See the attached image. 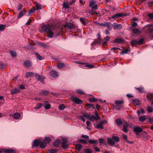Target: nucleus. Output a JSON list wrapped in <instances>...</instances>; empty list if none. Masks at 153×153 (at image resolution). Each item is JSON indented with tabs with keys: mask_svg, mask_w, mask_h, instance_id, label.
Instances as JSON below:
<instances>
[{
	"mask_svg": "<svg viewBox=\"0 0 153 153\" xmlns=\"http://www.w3.org/2000/svg\"><path fill=\"white\" fill-rule=\"evenodd\" d=\"M42 30L44 32H47L49 35L48 36L49 38H52L53 35V33L51 30V27L48 25H46L42 26Z\"/></svg>",
	"mask_w": 153,
	"mask_h": 153,
	"instance_id": "f257e3e1",
	"label": "nucleus"
},
{
	"mask_svg": "<svg viewBox=\"0 0 153 153\" xmlns=\"http://www.w3.org/2000/svg\"><path fill=\"white\" fill-rule=\"evenodd\" d=\"M119 141V138L117 136H113L112 138H108L107 142L111 146H114L116 143H117Z\"/></svg>",
	"mask_w": 153,
	"mask_h": 153,
	"instance_id": "f03ea898",
	"label": "nucleus"
},
{
	"mask_svg": "<svg viewBox=\"0 0 153 153\" xmlns=\"http://www.w3.org/2000/svg\"><path fill=\"white\" fill-rule=\"evenodd\" d=\"M96 116L94 115H91L90 120L92 121H94V120L98 121L100 119V117L98 116V113L96 112L95 114Z\"/></svg>",
	"mask_w": 153,
	"mask_h": 153,
	"instance_id": "7ed1b4c3",
	"label": "nucleus"
},
{
	"mask_svg": "<svg viewBox=\"0 0 153 153\" xmlns=\"http://www.w3.org/2000/svg\"><path fill=\"white\" fill-rule=\"evenodd\" d=\"M134 130L136 134L138 135L139 133L143 131V129L140 127L137 126L134 128Z\"/></svg>",
	"mask_w": 153,
	"mask_h": 153,
	"instance_id": "20e7f679",
	"label": "nucleus"
},
{
	"mask_svg": "<svg viewBox=\"0 0 153 153\" xmlns=\"http://www.w3.org/2000/svg\"><path fill=\"white\" fill-rule=\"evenodd\" d=\"M71 99L72 101L74 102L77 104H81L82 102V101L78 97H71Z\"/></svg>",
	"mask_w": 153,
	"mask_h": 153,
	"instance_id": "39448f33",
	"label": "nucleus"
},
{
	"mask_svg": "<svg viewBox=\"0 0 153 153\" xmlns=\"http://www.w3.org/2000/svg\"><path fill=\"white\" fill-rule=\"evenodd\" d=\"M35 77L36 79L39 81H40L42 83H44V80L45 78L44 76H41L37 74H36L35 75Z\"/></svg>",
	"mask_w": 153,
	"mask_h": 153,
	"instance_id": "423d86ee",
	"label": "nucleus"
},
{
	"mask_svg": "<svg viewBox=\"0 0 153 153\" xmlns=\"http://www.w3.org/2000/svg\"><path fill=\"white\" fill-rule=\"evenodd\" d=\"M62 144V147L64 149H67L68 147V141L66 139H64Z\"/></svg>",
	"mask_w": 153,
	"mask_h": 153,
	"instance_id": "0eeeda50",
	"label": "nucleus"
},
{
	"mask_svg": "<svg viewBox=\"0 0 153 153\" xmlns=\"http://www.w3.org/2000/svg\"><path fill=\"white\" fill-rule=\"evenodd\" d=\"M114 30H119L121 29L122 27V25L120 24L117 25L116 23H114L112 25Z\"/></svg>",
	"mask_w": 153,
	"mask_h": 153,
	"instance_id": "6e6552de",
	"label": "nucleus"
},
{
	"mask_svg": "<svg viewBox=\"0 0 153 153\" xmlns=\"http://www.w3.org/2000/svg\"><path fill=\"white\" fill-rule=\"evenodd\" d=\"M50 74L51 76L53 78L57 77L58 76L57 73L54 70H52L50 71Z\"/></svg>",
	"mask_w": 153,
	"mask_h": 153,
	"instance_id": "1a4fd4ad",
	"label": "nucleus"
},
{
	"mask_svg": "<svg viewBox=\"0 0 153 153\" xmlns=\"http://www.w3.org/2000/svg\"><path fill=\"white\" fill-rule=\"evenodd\" d=\"M41 141L38 139H35L33 142L32 144L33 147H36L40 143Z\"/></svg>",
	"mask_w": 153,
	"mask_h": 153,
	"instance_id": "9d476101",
	"label": "nucleus"
},
{
	"mask_svg": "<svg viewBox=\"0 0 153 153\" xmlns=\"http://www.w3.org/2000/svg\"><path fill=\"white\" fill-rule=\"evenodd\" d=\"M36 73H35L33 72H26L25 75V77L26 78H27L29 77H33L35 76V75Z\"/></svg>",
	"mask_w": 153,
	"mask_h": 153,
	"instance_id": "9b49d317",
	"label": "nucleus"
},
{
	"mask_svg": "<svg viewBox=\"0 0 153 153\" xmlns=\"http://www.w3.org/2000/svg\"><path fill=\"white\" fill-rule=\"evenodd\" d=\"M24 65L26 68L30 67L32 66V64L30 61L26 60L24 62Z\"/></svg>",
	"mask_w": 153,
	"mask_h": 153,
	"instance_id": "f8f14e48",
	"label": "nucleus"
},
{
	"mask_svg": "<svg viewBox=\"0 0 153 153\" xmlns=\"http://www.w3.org/2000/svg\"><path fill=\"white\" fill-rule=\"evenodd\" d=\"M129 126V124L127 123H125L123 125V130L125 133H127L128 131V128Z\"/></svg>",
	"mask_w": 153,
	"mask_h": 153,
	"instance_id": "ddd939ff",
	"label": "nucleus"
},
{
	"mask_svg": "<svg viewBox=\"0 0 153 153\" xmlns=\"http://www.w3.org/2000/svg\"><path fill=\"white\" fill-rule=\"evenodd\" d=\"M66 26L67 27L68 29H69V30L71 31L75 28L74 25L71 23L67 24Z\"/></svg>",
	"mask_w": 153,
	"mask_h": 153,
	"instance_id": "4468645a",
	"label": "nucleus"
},
{
	"mask_svg": "<svg viewBox=\"0 0 153 153\" xmlns=\"http://www.w3.org/2000/svg\"><path fill=\"white\" fill-rule=\"evenodd\" d=\"M49 93V91L47 90H42L39 92V94L40 95L42 96L47 95Z\"/></svg>",
	"mask_w": 153,
	"mask_h": 153,
	"instance_id": "2eb2a0df",
	"label": "nucleus"
},
{
	"mask_svg": "<svg viewBox=\"0 0 153 153\" xmlns=\"http://www.w3.org/2000/svg\"><path fill=\"white\" fill-rule=\"evenodd\" d=\"M61 143V141L60 140H57L54 141L53 143V145L57 147L59 146Z\"/></svg>",
	"mask_w": 153,
	"mask_h": 153,
	"instance_id": "dca6fc26",
	"label": "nucleus"
},
{
	"mask_svg": "<svg viewBox=\"0 0 153 153\" xmlns=\"http://www.w3.org/2000/svg\"><path fill=\"white\" fill-rule=\"evenodd\" d=\"M26 11L24 10H22L18 14V18H20L23 15L25 14Z\"/></svg>",
	"mask_w": 153,
	"mask_h": 153,
	"instance_id": "f3484780",
	"label": "nucleus"
},
{
	"mask_svg": "<svg viewBox=\"0 0 153 153\" xmlns=\"http://www.w3.org/2000/svg\"><path fill=\"white\" fill-rule=\"evenodd\" d=\"M19 90L17 88H15L11 90L10 92L12 94H14L19 92Z\"/></svg>",
	"mask_w": 153,
	"mask_h": 153,
	"instance_id": "a211bd4d",
	"label": "nucleus"
},
{
	"mask_svg": "<svg viewBox=\"0 0 153 153\" xmlns=\"http://www.w3.org/2000/svg\"><path fill=\"white\" fill-rule=\"evenodd\" d=\"M123 40L121 38L115 39L114 41V43H120L123 42Z\"/></svg>",
	"mask_w": 153,
	"mask_h": 153,
	"instance_id": "6ab92c4d",
	"label": "nucleus"
},
{
	"mask_svg": "<svg viewBox=\"0 0 153 153\" xmlns=\"http://www.w3.org/2000/svg\"><path fill=\"white\" fill-rule=\"evenodd\" d=\"M13 116L14 118L16 119H18L21 116V115L18 112H16L14 114Z\"/></svg>",
	"mask_w": 153,
	"mask_h": 153,
	"instance_id": "aec40b11",
	"label": "nucleus"
},
{
	"mask_svg": "<svg viewBox=\"0 0 153 153\" xmlns=\"http://www.w3.org/2000/svg\"><path fill=\"white\" fill-rule=\"evenodd\" d=\"M133 103L135 105H139L140 103V101L139 100L137 99H134L132 100Z\"/></svg>",
	"mask_w": 153,
	"mask_h": 153,
	"instance_id": "412c9836",
	"label": "nucleus"
},
{
	"mask_svg": "<svg viewBox=\"0 0 153 153\" xmlns=\"http://www.w3.org/2000/svg\"><path fill=\"white\" fill-rule=\"evenodd\" d=\"M132 33H134L139 34L141 33V31L138 29L135 28L132 30Z\"/></svg>",
	"mask_w": 153,
	"mask_h": 153,
	"instance_id": "4be33fe9",
	"label": "nucleus"
},
{
	"mask_svg": "<svg viewBox=\"0 0 153 153\" xmlns=\"http://www.w3.org/2000/svg\"><path fill=\"white\" fill-rule=\"evenodd\" d=\"M76 149L78 151H80L82 148V146L80 144H76L75 145Z\"/></svg>",
	"mask_w": 153,
	"mask_h": 153,
	"instance_id": "5701e85b",
	"label": "nucleus"
},
{
	"mask_svg": "<svg viewBox=\"0 0 153 153\" xmlns=\"http://www.w3.org/2000/svg\"><path fill=\"white\" fill-rule=\"evenodd\" d=\"M96 127L97 128L99 129H103V126L102 125L100 122L96 125Z\"/></svg>",
	"mask_w": 153,
	"mask_h": 153,
	"instance_id": "b1692460",
	"label": "nucleus"
},
{
	"mask_svg": "<svg viewBox=\"0 0 153 153\" xmlns=\"http://www.w3.org/2000/svg\"><path fill=\"white\" fill-rule=\"evenodd\" d=\"M146 119V117L144 116H141L139 118V120L140 122H143Z\"/></svg>",
	"mask_w": 153,
	"mask_h": 153,
	"instance_id": "393cba45",
	"label": "nucleus"
},
{
	"mask_svg": "<svg viewBox=\"0 0 153 153\" xmlns=\"http://www.w3.org/2000/svg\"><path fill=\"white\" fill-rule=\"evenodd\" d=\"M88 142L91 144H96L98 143V141L96 140L90 139L88 141Z\"/></svg>",
	"mask_w": 153,
	"mask_h": 153,
	"instance_id": "a878e982",
	"label": "nucleus"
},
{
	"mask_svg": "<svg viewBox=\"0 0 153 153\" xmlns=\"http://www.w3.org/2000/svg\"><path fill=\"white\" fill-rule=\"evenodd\" d=\"M115 103L117 105H121L123 103L124 101L123 100H116Z\"/></svg>",
	"mask_w": 153,
	"mask_h": 153,
	"instance_id": "bb28decb",
	"label": "nucleus"
},
{
	"mask_svg": "<svg viewBox=\"0 0 153 153\" xmlns=\"http://www.w3.org/2000/svg\"><path fill=\"white\" fill-rule=\"evenodd\" d=\"M63 7L65 9H68L70 8L69 4L66 2H64L63 4Z\"/></svg>",
	"mask_w": 153,
	"mask_h": 153,
	"instance_id": "cd10ccee",
	"label": "nucleus"
},
{
	"mask_svg": "<svg viewBox=\"0 0 153 153\" xmlns=\"http://www.w3.org/2000/svg\"><path fill=\"white\" fill-rule=\"evenodd\" d=\"M36 56L38 59L39 60H42L44 59L43 57L41 56L39 54L37 53H36Z\"/></svg>",
	"mask_w": 153,
	"mask_h": 153,
	"instance_id": "c85d7f7f",
	"label": "nucleus"
},
{
	"mask_svg": "<svg viewBox=\"0 0 153 153\" xmlns=\"http://www.w3.org/2000/svg\"><path fill=\"white\" fill-rule=\"evenodd\" d=\"M147 26L149 27L148 29L149 31L151 33H153V26L151 25H148Z\"/></svg>",
	"mask_w": 153,
	"mask_h": 153,
	"instance_id": "c756f323",
	"label": "nucleus"
},
{
	"mask_svg": "<svg viewBox=\"0 0 153 153\" xmlns=\"http://www.w3.org/2000/svg\"><path fill=\"white\" fill-rule=\"evenodd\" d=\"M47 144V143L44 141H43L40 143V146L42 148H45Z\"/></svg>",
	"mask_w": 153,
	"mask_h": 153,
	"instance_id": "7c9ffc66",
	"label": "nucleus"
},
{
	"mask_svg": "<svg viewBox=\"0 0 153 153\" xmlns=\"http://www.w3.org/2000/svg\"><path fill=\"white\" fill-rule=\"evenodd\" d=\"M106 26L108 28L109 30H111L112 29L111 24L108 22H106Z\"/></svg>",
	"mask_w": 153,
	"mask_h": 153,
	"instance_id": "2f4dec72",
	"label": "nucleus"
},
{
	"mask_svg": "<svg viewBox=\"0 0 153 153\" xmlns=\"http://www.w3.org/2000/svg\"><path fill=\"white\" fill-rule=\"evenodd\" d=\"M130 51V50L128 49H125L122 50L121 52V54H124L127 53L128 51Z\"/></svg>",
	"mask_w": 153,
	"mask_h": 153,
	"instance_id": "473e14b6",
	"label": "nucleus"
},
{
	"mask_svg": "<svg viewBox=\"0 0 153 153\" xmlns=\"http://www.w3.org/2000/svg\"><path fill=\"white\" fill-rule=\"evenodd\" d=\"M36 6L37 10H40L42 9V6L38 3H36Z\"/></svg>",
	"mask_w": 153,
	"mask_h": 153,
	"instance_id": "72a5a7b5",
	"label": "nucleus"
},
{
	"mask_svg": "<svg viewBox=\"0 0 153 153\" xmlns=\"http://www.w3.org/2000/svg\"><path fill=\"white\" fill-rule=\"evenodd\" d=\"M42 105V103H39L36 104V106L34 108L35 109H37L41 108Z\"/></svg>",
	"mask_w": 153,
	"mask_h": 153,
	"instance_id": "f704fd0d",
	"label": "nucleus"
},
{
	"mask_svg": "<svg viewBox=\"0 0 153 153\" xmlns=\"http://www.w3.org/2000/svg\"><path fill=\"white\" fill-rule=\"evenodd\" d=\"M10 52L11 55L13 57H16V52L14 51L10 50Z\"/></svg>",
	"mask_w": 153,
	"mask_h": 153,
	"instance_id": "c9c22d12",
	"label": "nucleus"
},
{
	"mask_svg": "<svg viewBox=\"0 0 153 153\" xmlns=\"http://www.w3.org/2000/svg\"><path fill=\"white\" fill-rule=\"evenodd\" d=\"M131 45L133 46L137 44H138V40H137L135 39L132 41L131 42Z\"/></svg>",
	"mask_w": 153,
	"mask_h": 153,
	"instance_id": "e433bc0d",
	"label": "nucleus"
},
{
	"mask_svg": "<svg viewBox=\"0 0 153 153\" xmlns=\"http://www.w3.org/2000/svg\"><path fill=\"white\" fill-rule=\"evenodd\" d=\"M115 122L118 126H120L122 124V122L121 120L120 119L115 120Z\"/></svg>",
	"mask_w": 153,
	"mask_h": 153,
	"instance_id": "4c0bfd02",
	"label": "nucleus"
},
{
	"mask_svg": "<svg viewBox=\"0 0 153 153\" xmlns=\"http://www.w3.org/2000/svg\"><path fill=\"white\" fill-rule=\"evenodd\" d=\"M99 143L101 145L102 144H105V141L102 138H100L99 140Z\"/></svg>",
	"mask_w": 153,
	"mask_h": 153,
	"instance_id": "58836bf2",
	"label": "nucleus"
},
{
	"mask_svg": "<svg viewBox=\"0 0 153 153\" xmlns=\"http://www.w3.org/2000/svg\"><path fill=\"white\" fill-rule=\"evenodd\" d=\"M83 116L85 118H86L87 119L90 120V118L91 115L87 113H84L83 114Z\"/></svg>",
	"mask_w": 153,
	"mask_h": 153,
	"instance_id": "ea45409f",
	"label": "nucleus"
},
{
	"mask_svg": "<svg viewBox=\"0 0 153 153\" xmlns=\"http://www.w3.org/2000/svg\"><path fill=\"white\" fill-rule=\"evenodd\" d=\"M84 152L85 153H92L93 152L91 149L88 148L85 149Z\"/></svg>",
	"mask_w": 153,
	"mask_h": 153,
	"instance_id": "a19ab883",
	"label": "nucleus"
},
{
	"mask_svg": "<svg viewBox=\"0 0 153 153\" xmlns=\"http://www.w3.org/2000/svg\"><path fill=\"white\" fill-rule=\"evenodd\" d=\"M35 9L34 7H33L31 9H30L28 12V13L29 15H31L35 11Z\"/></svg>",
	"mask_w": 153,
	"mask_h": 153,
	"instance_id": "79ce46f5",
	"label": "nucleus"
},
{
	"mask_svg": "<svg viewBox=\"0 0 153 153\" xmlns=\"http://www.w3.org/2000/svg\"><path fill=\"white\" fill-rule=\"evenodd\" d=\"M121 15H120V13L117 14L115 15L111 16V18H118L120 17Z\"/></svg>",
	"mask_w": 153,
	"mask_h": 153,
	"instance_id": "37998d69",
	"label": "nucleus"
},
{
	"mask_svg": "<svg viewBox=\"0 0 153 153\" xmlns=\"http://www.w3.org/2000/svg\"><path fill=\"white\" fill-rule=\"evenodd\" d=\"M57 66L59 68H61L65 66V65L62 63H59L57 65Z\"/></svg>",
	"mask_w": 153,
	"mask_h": 153,
	"instance_id": "c03bdc74",
	"label": "nucleus"
},
{
	"mask_svg": "<svg viewBox=\"0 0 153 153\" xmlns=\"http://www.w3.org/2000/svg\"><path fill=\"white\" fill-rule=\"evenodd\" d=\"M44 140L47 143H48L51 141V139L49 137H45Z\"/></svg>",
	"mask_w": 153,
	"mask_h": 153,
	"instance_id": "a18cd8bd",
	"label": "nucleus"
},
{
	"mask_svg": "<svg viewBox=\"0 0 153 153\" xmlns=\"http://www.w3.org/2000/svg\"><path fill=\"white\" fill-rule=\"evenodd\" d=\"M147 110L149 112H152L153 111V108L152 107L149 106L147 108Z\"/></svg>",
	"mask_w": 153,
	"mask_h": 153,
	"instance_id": "49530a36",
	"label": "nucleus"
},
{
	"mask_svg": "<svg viewBox=\"0 0 153 153\" xmlns=\"http://www.w3.org/2000/svg\"><path fill=\"white\" fill-rule=\"evenodd\" d=\"M136 89L138 90L140 92H144L143 87H138L136 88Z\"/></svg>",
	"mask_w": 153,
	"mask_h": 153,
	"instance_id": "de8ad7c7",
	"label": "nucleus"
},
{
	"mask_svg": "<svg viewBox=\"0 0 153 153\" xmlns=\"http://www.w3.org/2000/svg\"><path fill=\"white\" fill-rule=\"evenodd\" d=\"M6 27L5 25H0V31H3L5 29Z\"/></svg>",
	"mask_w": 153,
	"mask_h": 153,
	"instance_id": "09e8293b",
	"label": "nucleus"
},
{
	"mask_svg": "<svg viewBox=\"0 0 153 153\" xmlns=\"http://www.w3.org/2000/svg\"><path fill=\"white\" fill-rule=\"evenodd\" d=\"M5 152L7 153H14L15 151L13 150L6 149Z\"/></svg>",
	"mask_w": 153,
	"mask_h": 153,
	"instance_id": "8fccbe9b",
	"label": "nucleus"
},
{
	"mask_svg": "<svg viewBox=\"0 0 153 153\" xmlns=\"http://www.w3.org/2000/svg\"><path fill=\"white\" fill-rule=\"evenodd\" d=\"M89 100L90 102H94L96 101L97 100L94 97L93 98H89Z\"/></svg>",
	"mask_w": 153,
	"mask_h": 153,
	"instance_id": "3c124183",
	"label": "nucleus"
},
{
	"mask_svg": "<svg viewBox=\"0 0 153 153\" xmlns=\"http://www.w3.org/2000/svg\"><path fill=\"white\" fill-rule=\"evenodd\" d=\"M86 105L88 108H92L93 109H94L95 108L94 105L93 104H87Z\"/></svg>",
	"mask_w": 153,
	"mask_h": 153,
	"instance_id": "603ef678",
	"label": "nucleus"
},
{
	"mask_svg": "<svg viewBox=\"0 0 153 153\" xmlns=\"http://www.w3.org/2000/svg\"><path fill=\"white\" fill-rule=\"evenodd\" d=\"M77 63H79L78 62H76ZM81 64V67H82L83 68H85V67H87L85 65H86V63H80Z\"/></svg>",
	"mask_w": 153,
	"mask_h": 153,
	"instance_id": "864d4df0",
	"label": "nucleus"
},
{
	"mask_svg": "<svg viewBox=\"0 0 153 153\" xmlns=\"http://www.w3.org/2000/svg\"><path fill=\"white\" fill-rule=\"evenodd\" d=\"M148 120L150 124H153V118L150 117L148 118Z\"/></svg>",
	"mask_w": 153,
	"mask_h": 153,
	"instance_id": "5fc2aeb1",
	"label": "nucleus"
},
{
	"mask_svg": "<svg viewBox=\"0 0 153 153\" xmlns=\"http://www.w3.org/2000/svg\"><path fill=\"white\" fill-rule=\"evenodd\" d=\"M65 108V106L63 104L60 105L59 107V110H63Z\"/></svg>",
	"mask_w": 153,
	"mask_h": 153,
	"instance_id": "6e6d98bb",
	"label": "nucleus"
},
{
	"mask_svg": "<svg viewBox=\"0 0 153 153\" xmlns=\"http://www.w3.org/2000/svg\"><path fill=\"white\" fill-rule=\"evenodd\" d=\"M79 118L83 122L85 121V120L84 118V117L83 116H79Z\"/></svg>",
	"mask_w": 153,
	"mask_h": 153,
	"instance_id": "4d7b16f0",
	"label": "nucleus"
},
{
	"mask_svg": "<svg viewBox=\"0 0 153 153\" xmlns=\"http://www.w3.org/2000/svg\"><path fill=\"white\" fill-rule=\"evenodd\" d=\"M86 66H87V67L89 68H93L94 66V65H92L90 64H89L88 63H86V65H85Z\"/></svg>",
	"mask_w": 153,
	"mask_h": 153,
	"instance_id": "13d9d810",
	"label": "nucleus"
},
{
	"mask_svg": "<svg viewBox=\"0 0 153 153\" xmlns=\"http://www.w3.org/2000/svg\"><path fill=\"white\" fill-rule=\"evenodd\" d=\"M50 108H51V105H50V104H47L45 105V109H49Z\"/></svg>",
	"mask_w": 153,
	"mask_h": 153,
	"instance_id": "bf43d9fd",
	"label": "nucleus"
},
{
	"mask_svg": "<svg viewBox=\"0 0 153 153\" xmlns=\"http://www.w3.org/2000/svg\"><path fill=\"white\" fill-rule=\"evenodd\" d=\"M100 123L103 126V125L106 123H107V122L105 120H103L102 121H100Z\"/></svg>",
	"mask_w": 153,
	"mask_h": 153,
	"instance_id": "052dcab7",
	"label": "nucleus"
},
{
	"mask_svg": "<svg viewBox=\"0 0 153 153\" xmlns=\"http://www.w3.org/2000/svg\"><path fill=\"white\" fill-rule=\"evenodd\" d=\"M92 9L94 10H97V5L95 4L94 5H93L92 7Z\"/></svg>",
	"mask_w": 153,
	"mask_h": 153,
	"instance_id": "680f3d73",
	"label": "nucleus"
},
{
	"mask_svg": "<svg viewBox=\"0 0 153 153\" xmlns=\"http://www.w3.org/2000/svg\"><path fill=\"white\" fill-rule=\"evenodd\" d=\"M95 2L94 1H91L90 2L89 6L90 7H92L95 4Z\"/></svg>",
	"mask_w": 153,
	"mask_h": 153,
	"instance_id": "e2e57ef3",
	"label": "nucleus"
},
{
	"mask_svg": "<svg viewBox=\"0 0 153 153\" xmlns=\"http://www.w3.org/2000/svg\"><path fill=\"white\" fill-rule=\"evenodd\" d=\"M144 39H142L140 40L139 41H138V44H142L143 42Z\"/></svg>",
	"mask_w": 153,
	"mask_h": 153,
	"instance_id": "0e129e2a",
	"label": "nucleus"
},
{
	"mask_svg": "<svg viewBox=\"0 0 153 153\" xmlns=\"http://www.w3.org/2000/svg\"><path fill=\"white\" fill-rule=\"evenodd\" d=\"M6 65L4 63H0V68L1 69H3L4 67Z\"/></svg>",
	"mask_w": 153,
	"mask_h": 153,
	"instance_id": "69168bd1",
	"label": "nucleus"
},
{
	"mask_svg": "<svg viewBox=\"0 0 153 153\" xmlns=\"http://www.w3.org/2000/svg\"><path fill=\"white\" fill-rule=\"evenodd\" d=\"M76 91L78 93L82 94H85V93L83 91H82L80 89H78Z\"/></svg>",
	"mask_w": 153,
	"mask_h": 153,
	"instance_id": "338daca9",
	"label": "nucleus"
},
{
	"mask_svg": "<svg viewBox=\"0 0 153 153\" xmlns=\"http://www.w3.org/2000/svg\"><path fill=\"white\" fill-rule=\"evenodd\" d=\"M82 137L83 138H84L85 139H88L89 138V137L87 135H82Z\"/></svg>",
	"mask_w": 153,
	"mask_h": 153,
	"instance_id": "774afa93",
	"label": "nucleus"
}]
</instances>
